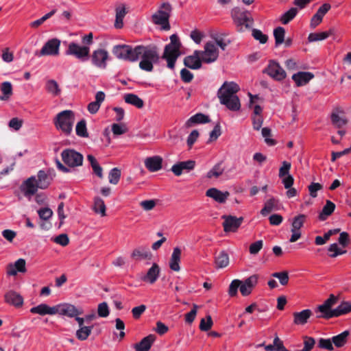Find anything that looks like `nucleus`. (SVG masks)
<instances>
[{
    "label": "nucleus",
    "mask_w": 351,
    "mask_h": 351,
    "mask_svg": "<svg viewBox=\"0 0 351 351\" xmlns=\"http://www.w3.org/2000/svg\"><path fill=\"white\" fill-rule=\"evenodd\" d=\"M240 90L239 86L234 82H225L218 90L217 97L220 104L228 110L237 112L241 109V102L237 93Z\"/></svg>",
    "instance_id": "1"
},
{
    "label": "nucleus",
    "mask_w": 351,
    "mask_h": 351,
    "mask_svg": "<svg viewBox=\"0 0 351 351\" xmlns=\"http://www.w3.org/2000/svg\"><path fill=\"white\" fill-rule=\"evenodd\" d=\"M136 61L141 58L139 67L145 71L150 72L153 70V64L158 62L159 54L157 47L153 45L136 46Z\"/></svg>",
    "instance_id": "2"
},
{
    "label": "nucleus",
    "mask_w": 351,
    "mask_h": 351,
    "mask_svg": "<svg viewBox=\"0 0 351 351\" xmlns=\"http://www.w3.org/2000/svg\"><path fill=\"white\" fill-rule=\"evenodd\" d=\"M258 276L252 275L244 280L238 279L233 280L228 289V293L230 296H235L238 289L243 296L250 295L258 282Z\"/></svg>",
    "instance_id": "3"
},
{
    "label": "nucleus",
    "mask_w": 351,
    "mask_h": 351,
    "mask_svg": "<svg viewBox=\"0 0 351 351\" xmlns=\"http://www.w3.org/2000/svg\"><path fill=\"white\" fill-rule=\"evenodd\" d=\"M75 122V113L71 110H65L58 113L53 119L56 128L64 134L69 135Z\"/></svg>",
    "instance_id": "4"
},
{
    "label": "nucleus",
    "mask_w": 351,
    "mask_h": 351,
    "mask_svg": "<svg viewBox=\"0 0 351 351\" xmlns=\"http://www.w3.org/2000/svg\"><path fill=\"white\" fill-rule=\"evenodd\" d=\"M170 40V43L165 47L162 58L167 60V66L172 69L174 68L176 61L179 56L180 43L176 34L171 35Z\"/></svg>",
    "instance_id": "5"
},
{
    "label": "nucleus",
    "mask_w": 351,
    "mask_h": 351,
    "mask_svg": "<svg viewBox=\"0 0 351 351\" xmlns=\"http://www.w3.org/2000/svg\"><path fill=\"white\" fill-rule=\"evenodd\" d=\"M171 7L168 3H163L158 10L152 15V21L156 25H160L162 30H169L170 25L169 19Z\"/></svg>",
    "instance_id": "6"
},
{
    "label": "nucleus",
    "mask_w": 351,
    "mask_h": 351,
    "mask_svg": "<svg viewBox=\"0 0 351 351\" xmlns=\"http://www.w3.org/2000/svg\"><path fill=\"white\" fill-rule=\"evenodd\" d=\"M30 311L33 314H38L40 316L58 313L60 315L75 317L76 315L82 314V311L80 308H30Z\"/></svg>",
    "instance_id": "7"
},
{
    "label": "nucleus",
    "mask_w": 351,
    "mask_h": 351,
    "mask_svg": "<svg viewBox=\"0 0 351 351\" xmlns=\"http://www.w3.org/2000/svg\"><path fill=\"white\" fill-rule=\"evenodd\" d=\"M65 53L68 56H73L82 62H85L89 58L90 47L86 45L82 46L75 42H71L69 44Z\"/></svg>",
    "instance_id": "8"
},
{
    "label": "nucleus",
    "mask_w": 351,
    "mask_h": 351,
    "mask_svg": "<svg viewBox=\"0 0 351 351\" xmlns=\"http://www.w3.org/2000/svg\"><path fill=\"white\" fill-rule=\"evenodd\" d=\"M112 53L119 59L130 62L136 61V47L133 48L127 45H116L112 49Z\"/></svg>",
    "instance_id": "9"
},
{
    "label": "nucleus",
    "mask_w": 351,
    "mask_h": 351,
    "mask_svg": "<svg viewBox=\"0 0 351 351\" xmlns=\"http://www.w3.org/2000/svg\"><path fill=\"white\" fill-rule=\"evenodd\" d=\"M61 156L64 163L69 167H77L82 165L83 156L74 149H66L62 152Z\"/></svg>",
    "instance_id": "10"
},
{
    "label": "nucleus",
    "mask_w": 351,
    "mask_h": 351,
    "mask_svg": "<svg viewBox=\"0 0 351 351\" xmlns=\"http://www.w3.org/2000/svg\"><path fill=\"white\" fill-rule=\"evenodd\" d=\"M199 53L204 63L210 64L217 60L219 49L213 41H208L205 43L204 50H199Z\"/></svg>",
    "instance_id": "11"
},
{
    "label": "nucleus",
    "mask_w": 351,
    "mask_h": 351,
    "mask_svg": "<svg viewBox=\"0 0 351 351\" xmlns=\"http://www.w3.org/2000/svg\"><path fill=\"white\" fill-rule=\"evenodd\" d=\"M60 40L58 38L49 40L42 47L39 52L35 55L40 57L44 56H58L59 54Z\"/></svg>",
    "instance_id": "12"
},
{
    "label": "nucleus",
    "mask_w": 351,
    "mask_h": 351,
    "mask_svg": "<svg viewBox=\"0 0 351 351\" xmlns=\"http://www.w3.org/2000/svg\"><path fill=\"white\" fill-rule=\"evenodd\" d=\"M351 311V308H315V313L317 318L328 319L346 315Z\"/></svg>",
    "instance_id": "13"
},
{
    "label": "nucleus",
    "mask_w": 351,
    "mask_h": 351,
    "mask_svg": "<svg viewBox=\"0 0 351 351\" xmlns=\"http://www.w3.org/2000/svg\"><path fill=\"white\" fill-rule=\"evenodd\" d=\"M306 215L304 214L298 215L292 219L291 232L292 233L289 241L293 243L297 241L301 237L300 229L303 226L305 220Z\"/></svg>",
    "instance_id": "14"
},
{
    "label": "nucleus",
    "mask_w": 351,
    "mask_h": 351,
    "mask_svg": "<svg viewBox=\"0 0 351 351\" xmlns=\"http://www.w3.org/2000/svg\"><path fill=\"white\" fill-rule=\"evenodd\" d=\"M108 59V52L103 49L95 50L91 56L93 64L101 69H105L106 68L107 61Z\"/></svg>",
    "instance_id": "15"
},
{
    "label": "nucleus",
    "mask_w": 351,
    "mask_h": 351,
    "mask_svg": "<svg viewBox=\"0 0 351 351\" xmlns=\"http://www.w3.org/2000/svg\"><path fill=\"white\" fill-rule=\"evenodd\" d=\"M291 165L289 162L283 161L280 167L278 176L282 179V182L285 189H289L293 184V177L289 174Z\"/></svg>",
    "instance_id": "16"
},
{
    "label": "nucleus",
    "mask_w": 351,
    "mask_h": 351,
    "mask_svg": "<svg viewBox=\"0 0 351 351\" xmlns=\"http://www.w3.org/2000/svg\"><path fill=\"white\" fill-rule=\"evenodd\" d=\"M38 188L39 186L36 183V176H31L27 178L21 186V191L29 200H30L32 197L36 193Z\"/></svg>",
    "instance_id": "17"
},
{
    "label": "nucleus",
    "mask_w": 351,
    "mask_h": 351,
    "mask_svg": "<svg viewBox=\"0 0 351 351\" xmlns=\"http://www.w3.org/2000/svg\"><path fill=\"white\" fill-rule=\"evenodd\" d=\"M265 72L276 80L280 81L286 77V72L280 64L275 61L269 62Z\"/></svg>",
    "instance_id": "18"
},
{
    "label": "nucleus",
    "mask_w": 351,
    "mask_h": 351,
    "mask_svg": "<svg viewBox=\"0 0 351 351\" xmlns=\"http://www.w3.org/2000/svg\"><path fill=\"white\" fill-rule=\"evenodd\" d=\"M224 219L223 227L225 232H236L241 225L243 217H236L232 215H223Z\"/></svg>",
    "instance_id": "19"
},
{
    "label": "nucleus",
    "mask_w": 351,
    "mask_h": 351,
    "mask_svg": "<svg viewBox=\"0 0 351 351\" xmlns=\"http://www.w3.org/2000/svg\"><path fill=\"white\" fill-rule=\"evenodd\" d=\"M202 60L199 50H195L192 55L188 56L184 59V65L191 69H199L202 67Z\"/></svg>",
    "instance_id": "20"
},
{
    "label": "nucleus",
    "mask_w": 351,
    "mask_h": 351,
    "mask_svg": "<svg viewBox=\"0 0 351 351\" xmlns=\"http://www.w3.org/2000/svg\"><path fill=\"white\" fill-rule=\"evenodd\" d=\"M331 5L330 3H324L319 8L317 12L313 16L311 20L310 26L314 29L318 26L322 21L324 15L330 10Z\"/></svg>",
    "instance_id": "21"
},
{
    "label": "nucleus",
    "mask_w": 351,
    "mask_h": 351,
    "mask_svg": "<svg viewBox=\"0 0 351 351\" xmlns=\"http://www.w3.org/2000/svg\"><path fill=\"white\" fill-rule=\"evenodd\" d=\"M195 162L192 160L179 162L173 165L171 169L175 176H180L183 171H190L195 167Z\"/></svg>",
    "instance_id": "22"
},
{
    "label": "nucleus",
    "mask_w": 351,
    "mask_h": 351,
    "mask_svg": "<svg viewBox=\"0 0 351 351\" xmlns=\"http://www.w3.org/2000/svg\"><path fill=\"white\" fill-rule=\"evenodd\" d=\"M162 158L160 156L147 157L144 160L145 167L150 172H156L162 169Z\"/></svg>",
    "instance_id": "23"
},
{
    "label": "nucleus",
    "mask_w": 351,
    "mask_h": 351,
    "mask_svg": "<svg viewBox=\"0 0 351 351\" xmlns=\"http://www.w3.org/2000/svg\"><path fill=\"white\" fill-rule=\"evenodd\" d=\"M206 195L219 204H223L228 198L230 193L228 191H221L216 188H211L206 191Z\"/></svg>",
    "instance_id": "24"
},
{
    "label": "nucleus",
    "mask_w": 351,
    "mask_h": 351,
    "mask_svg": "<svg viewBox=\"0 0 351 351\" xmlns=\"http://www.w3.org/2000/svg\"><path fill=\"white\" fill-rule=\"evenodd\" d=\"M25 265L26 263L23 258L18 259L14 263L8 264L6 269L7 275L14 276H16L18 272H25Z\"/></svg>",
    "instance_id": "25"
},
{
    "label": "nucleus",
    "mask_w": 351,
    "mask_h": 351,
    "mask_svg": "<svg viewBox=\"0 0 351 351\" xmlns=\"http://www.w3.org/2000/svg\"><path fill=\"white\" fill-rule=\"evenodd\" d=\"M232 16L238 23L245 27H248L251 23L250 14L247 11L235 8L232 10Z\"/></svg>",
    "instance_id": "26"
},
{
    "label": "nucleus",
    "mask_w": 351,
    "mask_h": 351,
    "mask_svg": "<svg viewBox=\"0 0 351 351\" xmlns=\"http://www.w3.org/2000/svg\"><path fill=\"white\" fill-rule=\"evenodd\" d=\"M52 177L49 171L40 170L37 173L36 183L41 189H47L51 184Z\"/></svg>",
    "instance_id": "27"
},
{
    "label": "nucleus",
    "mask_w": 351,
    "mask_h": 351,
    "mask_svg": "<svg viewBox=\"0 0 351 351\" xmlns=\"http://www.w3.org/2000/svg\"><path fill=\"white\" fill-rule=\"evenodd\" d=\"M160 274L159 266L156 263H154L149 269L147 274L141 277V279L146 282L150 284L154 283L158 279Z\"/></svg>",
    "instance_id": "28"
},
{
    "label": "nucleus",
    "mask_w": 351,
    "mask_h": 351,
    "mask_svg": "<svg viewBox=\"0 0 351 351\" xmlns=\"http://www.w3.org/2000/svg\"><path fill=\"white\" fill-rule=\"evenodd\" d=\"M312 314L311 311L308 308L300 312H294L293 313V323L296 325H304L307 323Z\"/></svg>",
    "instance_id": "29"
},
{
    "label": "nucleus",
    "mask_w": 351,
    "mask_h": 351,
    "mask_svg": "<svg viewBox=\"0 0 351 351\" xmlns=\"http://www.w3.org/2000/svg\"><path fill=\"white\" fill-rule=\"evenodd\" d=\"M156 340V335H149L144 337L139 343L134 345L136 351H149L152 345Z\"/></svg>",
    "instance_id": "30"
},
{
    "label": "nucleus",
    "mask_w": 351,
    "mask_h": 351,
    "mask_svg": "<svg viewBox=\"0 0 351 351\" xmlns=\"http://www.w3.org/2000/svg\"><path fill=\"white\" fill-rule=\"evenodd\" d=\"M313 77V74L310 72H298L293 75L292 79L297 86H302L307 84Z\"/></svg>",
    "instance_id": "31"
},
{
    "label": "nucleus",
    "mask_w": 351,
    "mask_h": 351,
    "mask_svg": "<svg viewBox=\"0 0 351 351\" xmlns=\"http://www.w3.org/2000/svg\"><path fill=\"white\" fill-rule=\"evenodd\" d=\"M5 300L8 304L15 306H22L23 304V298L15 291L8 292L5 295Z\"/></svg>",
    "instance_id": "32"
},
{
    "label": "nucleus",
    "mask_w": 351,
    "mask_h": 351,
    "mask_svg": "<svg viewBox=\"0 0 351 351\" xmlns=\"http://www.w3.org/2000/svg\"><path fill=\"white\" fill-rule=\"evenodd\" d=\"M180 258L181 250L178 247H174L169 261V267L171 269L175 271H180Z\"/></svg>",
    "instance_id": "33"
},
{
    "label": "nucleus",
    "mask_w": 351,
    "mask_h": 351,
    "mask_svg": "<svg viewBox=\"0 0 351 351\" xmlns=\"http://www.w3.org/2000/svg\"><path fill=\"white\" fill-rule=\"evenodd\" d=\"M331 122L336 128H340L347 123V119L342 112L335 110L330 115Z\"/></svg>",
    "instance_id": "34"
},
{
    "label": "nucleus",
    "mask_w": 351,
    "mask_h": 351,
    "mask_svg": "<svg viewBox=\"0 0 351 351\" xmlns=\"http://www.w3.org/2000/svg\"><path fill=\"white\" fill-rule=\"evenodd\" d=\"M209 122V118L208 116L202 114L197 113L190 117L185 123L186 128H190L197 123H205Z\"/></svg>",
    "instance_id": "35"
},
{
    "label": "nucleus",
    "mask_w": 351,
    "mask_h": 351,
    "mask_svg": "<svg viewBox=\"0 0 351 351\" xmlns=\"http://www.w3.org/2000/svg\"><path fill=\"white\" fill-rule=\"evenodd\" d=\"M132 257L136 260L150 259L151 253L147 247H139L132 253Z\"/></svg>",
    "instance_id": "36"
},
{
    "label": "nucleus",
    "mask_w": 351,
    "mask_h": 351,
    "mask_svg": "<svg viewBox=\"0 0 351 351\" xmlns=\"http://www.w3.org/2000/svg\"><path fill=\"white\" fill-rule=\"evenodd\" d=\"M93 209L96 214L99 215L101 217L106 215V206L104 200L99 197L94 198Z\"/></svg>",
    "instance_id": "37"
},
{
    "label": "nucleus",
    "mask_w": 351,
    "mask_h": 351,
    "mask_svg": "<svg viewBox=\"0 0 351 351\" xmlns=\"http://www.w3.org/2000/svg\"><path fill=\"white\" fill-rule=\"evenodd\" d=\"M335 209V204L330 200H326V204L319 215V219L321 221L326 220L334 212Z\"/></svg>",
    "instance_id": "38"
},
{
    "label": "nucleus",
    "mask_w": 351,
    "mask_h": 351,
    "mask_svg": "<svg viewBox=\"0 0 351 351\" xmlns=\"http://www.w3.org/2000/svg\"><path fill=\"white\" fill-rule=\"evenodd\" d=\"M276 210H278V200L272 197L265 203L264 207L261 210V214L266 216L271 212Z\"/></svg>",
    "instance_id": "39"
},
{
    "label": "nucleus",
    "mask_w": 351,
    "mask_h": 351,
    "mask_svg": "<svg viewBox=\"0 0 351 351\" xmlns=\"http://www.w3.org/2000/svg\"><path fill=\"white\" fill-rule=\"evenodd\" d=\"M349 335L350 332L348 330H345L341 333L332 337V341L337 348H341L347 343Z\"/></svg>",
    "instance_id": "40"
},
{
    "label": "nucleus",
    "mask_w": 351,
    "mask_h": 351,
    "mask_svg": "<svg viewBox=\"0 0 351 351\" xmlns=\"http://www.w3.org/2000/svg\"><path fill=\"white\" fill-rule=\"evenodd\" d=\"M215 263L217 268H224L229 264V256L224 251L220 252L215 256Z\"/></svg>",
    "instance_id": "41"
},
{
    "label": "nucleus",
    "mask_w": 351,
    "mask_h": 351,
    "mask_svg": "<svg viewBox=\"0 0 351 351\" xmlns=\"http://www.w3.org/2000/svg\"><path fill=\"white\" fill-rule=\"evenodd\" d=\"M124 100L126 103L133 105L138 108H141L144 106L143 101L136 95L132 93L125 95Z\"/></svg>",
    "instance_id": "42"
},
{
    "label": "nucleus",
    "mask_w": 351,
    "mask_h": 351,
    "mask_svg": "<svg viewBox=\"0 0 351 351\" xmlns=\"http://www.w3.org/2000/svg\"><path fill=\"white\" fill-rule=\"evenodd\" d=\"M93 325L81 326L76 331V337L80 341H85L88 339V337L91 334L92 330L93 328Z\"/></svg>",
    "instance_id": "43"
},
{
    "label": "nucleus",
    "mask_w": 351,
    "mask_h": 351,
    "mask_svg": "<svg viewBox=\"0 0 351 351\" xmlns=\"http://www.w3.org/2000/svg\"><path fill=\"white\" fill-rule=\"evenodd\" d=\"M250 97V107L253 108L254 115L253 116H262L263 108L257 104V101L260 99L258 95H254L250 93H248Z\"/></svg>",
    "instance_id": "44"
},
{
    "label": "nucleus",
    "mask_w": 351,
    "mask_h": 351,
    "mask_svg": "<svg viewBox=\"0 0 351 351\" xmlns=\"http://www.w3.org/2000/svg\"><path fill=\"white\" fill-rule=\"evenodd\" d=\"M211 38L215 45L220 47L222 51H224L230 43V40L226 39L222 35L215 34L211 35Z\"/></svg>",
    "instance_id": "45"
},
{
    "label": "nucleus",
    "mask_w": 351,
    "mask_h": 351,
    "mask_svg": "<svg viewBox=\"0 0 351 351\" xmlns=\"http://www.w3.org/2000/svg\"><path fill=\"white\" fill-rule=\"evenodd\" d=\"M45 88L49 93L53 96L59 95L61 92L58 84L54 80H48L46 82Z\"/></svg>",
    "instance_id": "46"
},
{
    "label": "nucleus",
    "mask_w": 351,
    "mask_h": 351,
    "mask_svg": "<svg viewBox=\"0 0 351 351\" xmlns=\"http://www.w3.org/2000/svg\"><path fill=\"white\" fill-rule=\"evenodd\" d=\"M1 90L3 93L2 96H0L1 100H7L12 94V86L10 82H4L1 84Z\"/></svg>",
    "instance_id": "47"
},
{
    "label": "nucleus",
    "mask_w": 351,
    "mask_h": 351,
    "mask_svg": "<svg viewBox=\"0 0 351 351\" xmlns=\"http://www.w3.org/2000/svg\"><path fill=\"white\" fill-rule=\"evenodd\" d=\"M298 12V10L296 8H290L282 15L280 18L282 23L285 25L289 23L297 15Z\"/></svg>",
    "instance_id": "48"
},
{
    "label": "nucleus",
    "mask_w": 351,
    "mask_h": 351,
    "mask_svg": "<svg viewBox=\"0 0 351 351\" xmlns=\"http://www.w3.org/2000/svg\"><path fill=\"white\" fill-rule=\"evenodd\" d=\"M76 134L78 136L86 138L88 136V133L86 128V122L84 119L80 121L75 127Z\"/></svg>",
    "instance_id": "49"
},
{
    "label": "nucleus",
    "mask_w": 351,
    "mask_h": 351,
    "mask_svg": "<svg viewBox=\"0 0 351 351\" xmlns=\"http://www.w3.org/2000/svg\"><path fill=\"white\" fill-rule=\"evenodd\" d=\"M285 30L282 27H278L274 30V36L275 38L276 45L282 44L285 40Z\"/></svg>",
    "instance_id": "50"
},
{
    "label": "nucleus",
    "mask_w": 351,
    "mask_h": 351,
    "mask_svg": "<svg viewBox=\"0 0 351 351\" xmlns=\"http://www.w3.org/2000/svg\"><path fill=\"white\" fill-rule=\"evenodd\" d=\"M223 171L221 164H217L207 173L206 176L208 178H217L223 173Z\"/></svg>",
    "instance_id": "51"
},
{
    "label": "nucleus",
    "mask_w": 351,
    "mask_h": 351,
    "mask_svg": "<svg viewBox=\"0 0 351 351\" xmlns=\"http://www.w3.org/2000/svg\"><path fill=\"white\" fill-rule=\"evenodd\" d=\"M213 324L212 317L210 315H206V318H202L199 324V329L202 331H208Z\"/></svg>",
    "instance_id": "52"
},
{
    "label": "nucleus",
    "mask_w": 351,
    "mask_h": 351,
    "mask_svg": "<svg viewBox=\"0 0 351 351\" xmlns=\"http://www.w3.org/2000/svg\"><path fill=\"white\" fill-rule=\"evenodd\" d=\"M121 178V171L117 168H113L108 174L109 182L112 184H117Z\"/></svg>",
    "instance_id": "53"
},
{
    "label": "nucleus",
    "mask_w": 351,
    "mask_h": 351,
    "mask_svg": "<svg viewBox=\"0 0 351 351\" xmlns=\"http://www.w3.org/2000/svg\"><path fill=\"white\" fill-rule=\"evenodd\" d=\"M326 38H327V35L324 32L311 33L308 36V40L310 43L324 40Z\"/></svg>",
    "instance_id": "54"
},
{
    "label": "nucleus",
    "mask_w": 351,
    "mask_h": 351,
    "mask_svg": "<svg viewBox=\"0 0 351 351\" xmlns=\"http://www.w3.org/2000/svg\"><path fill=\"white\" fill-rule=\"evenodd\" d=\"M252 36L254 39L258 40L261 44L266 43L268 40V36L257 29H254L252 30Z\"/></svg>",
    "instance_id": "55"
},
{
    "label": "nucleus",
    "mask_w": 351,
    "mask_h": 351,
    "mask_svg": "<svg viewBox=\"0 0 351 351\" xmlns=\"http://www.w3.org/2000/svg\"><path fill=\"white\" fill-rule=\"evenodd\" d=\"M39 217L43 220H48L53 215V211L49 208H43L38 210Z\"/></svg>",
    "instance_id": "56"
},
{
    "label": "nucleus",
    "mask_w": 351,
    "mask_h": 351,
    "mask_svg": "<svg viewBox=\"0 0 351 351\" xmlns=\"http://www.w3.org/2000/svg\"><path fill=\"white\" fill-rule=\"evenodd\" d=\"M273 277L278 278L282 285H286L289 281V275L287 271L276 272L272 274Z\"/></svg>",
    "instance_id": "57"
},
{
    "label": "nucleus",
    "mask_w": 351,
    "mask_h": 351,
    "mask_svg": "<svg viewBox=\"0 0 351 351\" xmlns=\"http://www.w3.org/2000/svg\"><path fill=\"white\" fill-rule=\"evenodd\" d=\"M315 343L314 338L311 337H304V348L300 351H311Z\"/></svg>",
    "instance_id": "58"
},
{
    "label": "nucleus",
    "mask_w": 351,
    "mask_h": 351,
    "mask_svg": "<svg viewBox=\"0 0 351 351\" xmlns=\"http://www.w3.org/2000/svg\"><path fill=\"white\" fill-rule=\"evenodd\" d=\"M332 339H320L319 340V347L322 349H326L327 350H333L334 348L332 346Z\"/></svg>",
    "instance_id": "59"
},
{
    "label": "nucleus",
    "mask_w": 351,
    "mask_h": 351,
    "mask_svg": "<svg viewBox=\"0 0 351 351\" xmlns=\"http://www.w3.org/2000/svg\"><path fill=\"white\" fill-rule=\"evenodd\" d=\"M112 132L114 135H121L127 132V128L124 125L113 123L112 125Z\"/></svg>",
    "instance_id": "60"
},
{
    "label": "nucleus",
    "mask_w": 351,
    "mask_h": 351,
    "mask_svg": "<svg viewBox=\"0 0 351 351\" xmlns=\"http://www.w3.org/2000/svg\"><path fill=\"white\" fill-rule=\"evenodd\" d=\"M322 189V186L319 183L312 182L308 186V191L310 195L312 197H316L317 196V191Z\"/></svg>",
    "instance_id": "61"
},
{
    "label": "nucleus",
    "mask_w": 351,
    "mask_h": 351,
    "mask_svg": "<svg viewBox=\"0 0 351 351\" xmlns=\"http://www.w3.org/2000/svg\"><path fill=\"white\" fill-rule=\"evenodd\" d=\"M328 251L332 252V254L330 255L331 257H336L346 252L345 250L340 249L337 243L331 244L328 247Z\"/></svg>",
    "instance_id": "62"
},
{
    "label": "nucleus",
    "mask_w": 351,
    "mask_h": 351,
    "mask_svg": "<svg viewBox=\"0 0 351 351\" xmlns=\"http://www.w3.org/2000/svg\"><path fill=\"white\" fill-rule=\"evenodd\" d=\"M180 77L184 82L189 83L192 81L193 74L186 69H182L180 71Z\"/></svg>",
    "instance_id": "63"
},
{
    "label": "nucleus",
    "mask_w": 351,
    "mask_h": 351,
    "mask_svg": "<svg viewBox=\"0 0 351 351\" xmlns=\"http://www.w3.org/2000/svg\"><path fill=\"white\" fill-rule=\"evenodd\" d=\"M54 242L62 245V246H66L69 243V239L66 234H61L53 239Z\"/></svg>",
    "instance_id": "64"
}]
</instances>
